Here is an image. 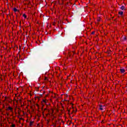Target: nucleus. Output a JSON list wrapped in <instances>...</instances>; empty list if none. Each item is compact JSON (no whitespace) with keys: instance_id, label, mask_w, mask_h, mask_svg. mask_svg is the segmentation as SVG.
Returning a JSON list of instances; mask_svg holds the SVG:
<instances>
[{"instance_id":"7c9ffc66","label":"nucleus","mask_w":127,"mask_h":127,"mask_svg":"<svg viewBox=\"0 0 127 127\" xmlns=\"http://www.w3.org/2000/svg\"><path fill=\"white\" fill-rule=\"evenodd\" d=\"M60 121L63 123V125H64V121H63V120H61Z\"/></svg>"},{"instance_id":"0eeeda50","label":"nucleus","mask_w":127,"mask_h":127,"mask_svg":"<svg viewBox=\"0 0 127 127\" xmlns=\"http://www.w3.org/2000/svg\"><path fill=\"white\" fill-rule=\"evenodd\" d=\"M118 14L119 15H120V17H121V18H124V11H120L119 12H118Z\"/></svg>"},{"instance_id":"c03bdc74","label":"nucleus","mask_w":127,"mask_h":127,"mask_svg":"<svg viewBox=\"0 0 127 127\" xmlns=\"http://www.w3.org/2000/svg\"><path fill=\"white\" fill-rule=\"evenodd\" d=\"M6 99H7V97L5 96V100H6Z\"/></svg>"},{"instance_id":"5701e85b","label":"nucleus","mask_w":127,"mask_h":127,"mask_svg":"<svg viewBox=\"0 0 127 127\" xmlns=\"http://www.w3.org/2000/svg\"><path fill=\"white\" fill-rule=\"evenodd\" d=\"M19 123H20V121H22V120L24 121V119H23L22 118H19Z\"/></svg>"},{"instance_id":"c756f323","label":"nucleus","mask_w":127,"mask_h":127,"mask_svg":"<svg viewBox=\"0 0 127 127\" xmlns=\"http://www.w3.org/2000/svg\"><path fill=\"white\" fill-rule=\"evenodd\" d=\"M95 31H92V32L91 33V34L94 35V34H95Z\"/></svg>"},{"instance_id":"ea45409f","label":"nucleus","mask_w":127,"mask_h":127,"mask_svg":"<svg viewBox=\"0 0 127 127\" xmlns=\"http://www.w3.org/2000/svg\"><path fill=\"white\" fill-rule=\"evenodd\" d=\"M2 109H4V104H2Z\"/></svg>"},{"instance_id":"774afa93","label":"nucleus","mask_w":127,"mask_h":127,"mask_svg":"<svg viewBox=\"0 0 127 127\" xmlns=\"http://www.w3.org/2000/svg\"><path fill=\"white\" fill-rule=\"evenodd\" d=\"M126 107H127V106Z\"/></svg>"},{"instance_id":"9b49d317","label":"nucleus","mask_w":127,"mask_h":127,"mask_svg":"<svg viewBox=\"0 0 127 127\" xmlns=\"http://www.w3.org/2000/svg\"><path fill=\"white\" fill-rule=\"evenodd\" d=\"M120 9H121L122 10H124V11H126V10H127V8H126V7L125 6L122 5L120 7Z\"/></svg>"},{"instance_id":"393cba45","label":"nucleus","mask_w":127,"mask_h":127,"mask_svg":"<svg viewBox=\"0 0 127 127\" xmlns=\"http://www.w3.org/2000/svg\"><path fill=\"white\" fill-rule=\"evenodd\" d=\"M10 127H15V124H12V125L10 126Z\"/></svg>"},{"instance_id":"9d476101","label":"nucleus","mask_w":127,"mask_h":127,"mask_svg":"<svg viewBox=\"0 0 127 127\" xmlns=\"http://www.w3.org/2000/svg\"><path fill=\"white\" fill-rule=\"evenodd\" d=\"M67 111L68 112L67 113V115H68L69 116H70V115L71 114V112H72V108H70L69 109H68V108H67Z\"/></svg>"},{"instance_id":"052dcab7","label":"nucleus","mask_w":127,"mask_h":127,"mask_svg":"<svg viewBox=\"0 0 127 127\" xmlns=\"http://www.w3.org/2000/svg\"><path fill=\"white\" fill-rule=\"evenodd\" d=\"M64 101H65V102H67V100H65V99H64Z\"/></svg>"},{"instance_id":"603ef678","label":"nucleus","mask_w":127,"mask_h":127,"mask_svg":"<svg viewBox=\"0 0 127 127\" xmlns=\"http://www.w3.org/2000/svg\"><path fill=\"white\" fill-rule=\"evenodd\" d=\"M61 106H63V104L62 103H61Z\"/></svg>"},{"instance_id":"4c0bfd02","label":"nucleus","mask_w":127,"mask_h":127,"mask_svg":"<svg viewBox=\"0 0 127 127\" xmlns=\"http://www.w3.org/2000/svg\"><path fill=\"white\" fill-rule=\"evenodd\" d=\"M17 109L18 111H21V109L19 107L17 108Z\"/></svg>"},{"instance_id":"864d4df0","label":"nucleus","mask_w":127,"mask_h":127,"mask_svg":"<svg viewBox=\"0 0 127 127\" xmlns=\"http://www.w3.org/2000/svg\"><path fill=\"white\" fill-rule=\"evenodd\" d=\"M9 114L8 113H7V116H9Z\"/></svg>"},{"instance_id":"f257e3e1","label":"nucleus","mask_w":127,"mask_h":127,"mask_svg":"<svg viewBox=\"0 0 127 127\" xmlns=\"http://www.w3.org/2000/svg\"><path fill=\"white\" fill-rule=\"evenodd\" d=\"M60 123V120H59V119L56 120L55 121V122L53 123V127H57V126H58V127H61V126H60L61 125V123Z\"/></svg>"},{"instance_id":"bf43d9fd","label":"nucleus","mask_w":127,"mask_h":127,"mask_svg":"<svg viewBox=\"0 0 127 127\" xmlns=\"http://www.w3.org/2000/svg\"><path fill=\"white\" fill-rule=\"evenodd\" d=\"M49 93H51V91H49Z\"/></svg>"},{"instance_id":"e2e57ef3","label":"nucleus","mask_w":127,"mask_h":127,"mask_svg":"<svg viewBox=\"0 0 127 127\" xmlns=\"http://www.w3.org/2000/svg\"><path fill=\"white\" fill-rule=\"evenodd\" d=\"M66 97H68V95H66Z\"/></svg>"},{"instance_id":"58836bf2","label":"nucleus","mask_w":127,"mask_h":127,"mask_svg":"<svg viewBox=\"0 0 127 127\" xmlns=\"http://www.w3.org/2000/svg\"><path fill=\"white\" fill-rule=\"evenodd\" d=\"M36 91L37 92H38V91H39V87H38V88L36 89Z\"/></svg>"},{"instance_id":"79ce46f5","label":"nucleus","mask_w":127,"mask_h":127,"mask_svg":"<svg viewBox=\"0 0 127 127\" xmlns=\"http://www.w3.org/2000/svg\"><path fill=\"white\" fill-rule=\"evenodd\" d=\"M56 112H57L58 113V112H59V110L58 109H57Z\"/></svg>"},{"instance_id":"4d7b16f0","label":"nucleus","mask_w":127,"mask_h":127,"mask_svg":"<svg viewBox=\"0 0 127 127\" xmlns=\"http://www.w3.org/2000/svg\"><path fill=\"white\" fill-rule=\"evenodd\" d=\"M1 105V102L0 101V105Z\"/></svg>"},{"instance_id":"8fccbe9b","label":"nucleus","mask_w":127,"mask_h":127,"mask_svg":"<svg viewBox=\"0 0 127 127\" xmlns=\"http://www.w3.org/2000/svg\"><path fill=\"white\" fill-rule=\"evenodd\" d=\"M37 107H39V105H38V104H37Z\"/></svg>"},{"instance_id":"4be33fe9","label":"nucleus","mask_w":127,"mask_h":127,"mask_svg":"<svg viewBox=\"0 0 127 127\" xmlns=\"http://www.w3.org/2000/svg\"><path fill=\"white\" fill-rule=\"evenodd\" d=\"M19 60H23V58H21V55H19Z\"/></svg>"},{"instance_id":"49530a36","label":"nucleus","mask_w":127,"mask_h":127,"mask_svg":"<svg viewBox=\"0 0 127 127\" xmlns=\"http://www.w3.org/2000/svg\"><path fill=\"white\" fill-rule=\"evenodd\" d=\"M16 103H17V104L18 103V100H16Z\"/></svg>"},{"instance_id":"6ab92c4d","label":"nucleus","mask_w":127,"mask_h":127,"mask_svg":"<svg viewBox=\"0 0 127 127\" xmlns=\"http://www.w3.org/2000/svg\"><path fill=\"white\" fill-rule=\"evenodd\" d=\"M43 102L45 103V104H46L47 102H48V101H47V99L45 98L44 99H43Z\"/></svg>"},{"instance_id":"a878e982","label":"nucleus","mask_w":127,"mask_h":127,"mask_svg":"<svg viewBox=\"0 0 127 127\" xmlns=\"http://www.w3.org/2000/svg\"><path fill=\"white\" fill-rule=\"evenodd\" d=\"M19 101H20V103H21V107H23V106H24V104H23V105L21 104V100L20 99Z\"/></svg>"},{"instance_id":"6e6552de","label":"nucleus","mask_w":127,"mask_h":127,"mask_svg":"<svg viewBox=\"0 0 127 127\" xmlns=\"http://www.w3.org/2000/svg\"><path fill=\"white\" fill-rule=\"evenodd\" d=\"M12 10L14 11V13L16 14V12H18L19 13V10L16 8V7L13 8Z\"/></svg>"},{"instance_id":"680f3d73","label":"nucleus","mask_w":127,"mask_h":127,"mask_svg":"<svg viewBox=\"0 0 127 127\" xmlns=\"http://www.w3.org/2000/svg\"><path fill=\"white\" fill-rule=\"evenodd\" d=\"M16 17H17V14H16Z\"/></svg>"},{"instance_id":"a211bd4d","label":"nucleus","mask_w":127,"mask_h":127,"mask_svg":"<svg viewBox=\"0 0 127 127\" xmlns=\"http://www.w3.org/2000/svg\"><path fill=\"white\" fill-rule=\"evenodd\" d=\"M21 110H18V114L19 115V116H18V118H19V116H20V114H21Z\"/></svg>"},{"instance_id":"aec40b11","label":"nucleus","mask_w":127,"mask_h":127,"mask_svg":"<svg viewBox=\"0 0 127 127\" xmlns=\"http://www.w3.org/2000/svg\"><path fill=\"white\" fill-rule=\"evenodd\" d=\"M23 17L24 18V19H26V18L27 17V15H26V14L25 13H24L23 14Z\"/></svg>"},{"instance_id":"dca6fc26","label":"nucleus","mask_w":127,"mask_h":127,"mask_svg":"<svg viewBox=\"0 0 127 127\" xmlns=\"http://www.w3.org/2000/svg\"><path fill=\"white\" fill-rule=\"evenodd\" d=\"M34 123V121H30L29 124V127H32V125H33Z\"/></svg>"},{"instance_id":"72a5a7b5","label":"nucleus","mask_w":127,"mask_h":127,"mask_svg":"<svg viewBox=\"0 0 127 127\" xmlns=\"http://www.w3.org/2000/svg\"><path fill=\"white\" fill-rule=\"evenodd\" d=\"M45 80H48V78L47 77H45Z\"/></svg>"},{"instance_id":"f704fd0d","label":"nucleus","mask_w":127,"mask_h":127,"mask_svg":"<svg viewBox=\"0 0 127 127\" xmlns=\"http://www.w3.org/2000/svg\"><path fill=\"white\" fill-rule=\"evenodd\" d=\"M49 115H50V114H48V113H46V117H48Z\"/></svg>"},{"instance_id":"39448f33","label":"nucleus","mask_w":127,"mask_h":127,"mask_svg":"<svg viewBox=\"0 0 127 127\" xmlns=\"http://www.w3.org/2000/svg\"><path fill=\"white\" fill-rule=\"evenodd\" d=\"M103 49H105V50L104 51V52L105 53H108V54H110V53L112 52V51H111L110 47H107V48H106V47H103Z\"/></svg>"},{"instance_id":"f03ea898","label":"nucleus","mask_w":127,"mask_h":127,"mask_svg":"<svg viewBox=\"0 0 127 127\" xmlns=\"http://www.w3.org/2000/svg\"><path fill=\"white\" fill-rule=\"evenodd\" d=\"M46 111H48V115H50V114H53V113H54V109H53V108L51 109L50 110L47 109V108H45L44 109V113H45V112H46Z\"/></svg>"},{"instance_id":"cd10ccee","label":"nucleus","mask_w":127,"mask_h":127,"mask_svg":"<svg viewBox=\"0 0 127 127\" xmlns=\"http://www.w3.org/2000/svg\"><path fill=\"white\" fill-rule=\"evenodd\" d=\"M47 125H48V124H49V123H50V120H47Z\"/></svg>"},{"instance_id":"2f4dec72","label":"nucleus","mask_w":127,"mask_h":127,"mask_svg":"<svg viewBox=\"0 0 127 127\" xmlns=\"http://www.w3.org/2000/svg\"><path fill=\"white\" fill-rule=\"evenodd\" d=\"M54 95H55L53 97V98H56V93H54Z\"/></svg>"},{"instance_id":"7ed1b4c3","label":"nucleus","mask_w":127,"mask_h":127,"mask_svg":"<svg viewBox=\"0 0 127 127\" xmlns=\"http://www.w3.org/2000/svg\"><path fill=\"white\" fill-rule=\"evenodd\" d=\"M65 3L66 5H68L69 3H71V0H62L61 4H64Z\"/></svg>"},{"instance_id":"338daca9","label":"nucleus","mask_w":127,"mask_h":127,"mask_svg":"<svg viewBox=\"0 0 127 127\" xmlns=\"http://www.w3.org/2000/svg\"><path fill=\"white\" fill-rule=\"evenodd\" d=\"M118 17H120V16H118Z\"/></svg>"},{"instance_id":"c9c22d12","label":"nucleus","mask_w":127,"mask_h":127,"mask_svg":"<svg viewBox=\"0 0 127 127\" xmlns=\"http://www.w3.org/2000/svg\"><path fill=\"white\" fill-rule=\"evenodd\" d=\"M62 109H63V110L64 111V106L63 105L62 106Z\"/></svg>"},{"instance_id":"f8f14e48","label":"nucleus","mask_w":127,"mask_h":127,"mask_svg":"<svg viewBox=\"0 0 127 127\" xmlns=\"http://www.w3.org/2000/svg\"><path fill=\"white\" fill-rule=\"evenodd\" d=\"M125 72H126V69H125V68L120 69V73H121V74H123Z\"/></svg>"},{"instance_id":"4468645a","label":"nucleus","mask_w":127,"mask_h":127,"mask_svg":"<svg viewBox=\"0 0 127 127\" xmlns=\"http://www.w3.org/2000/svg\"><path fill=\"white\" fill-rule=\"evenodd\" d=\"M18 49V46L15 45L14 46V50L16 51V50H17Z\"/></svg>"},{"instance_id":"69168bd1","label":"nucleus","mask_w":127,"mask_h":127,"mask_svg":"<svg viewBox=\"0 0 127 127\" xmlns=\"http://www.w3.org/2000/svg\"><path fill=\"white\" fill-rule=\"evenodd\" d=\"M24 49H25V48H24Z\"/></svg>"},{"instance_id":"b1692460","label":"nucleus","mask_w":127,"mask_h":127,"mask_svg":"<svg viewBox=\"0 0 127 127\" xmlns=\"http://www.w3.org/2000/svg\"><path fill=\"white\" fill-rule=\"evenodd\" d=\"M47 113H48V111L47 110L45 111V112H43V116H44V114H47Z\"/></svg>"},{"instance_id":"e433bc0d","label":"nucleus","mask_w":127,"mask_h":127,"mask_svg":"<svg viewBox=\"0 0 127 127\" xmlns=\"http://www.w3.org/2000/svg\"><path fill=\"white\" fill-rule=\"evenodd\" d=\"M22 113H23V116H24V115H25V114L24 113V111H22Z\"/></svg>"},{"instance_id":"de8ad7c7","label":"nucleus","mask_w":127,"mask_h":127,"mask_svg":"<svg viewBox=\"0 0 127 127\" xmlns=\"http://www.w3.org/2000/svg\"><path fill=\"white\" fill-rule=\"evenodd\" d=\"M63 111H64V110H63V109H61V112H63Z\"/></svg>"},{"instance_id":"1a4fd4ad","label":"nucleus","mask_w":127,"mask_h":127,"mask_svg":"<svg viewBox=\"0 0 127 127\" xmlns=\"http://www.w3.org/2000/svg\"><path fill=\"white\" fill-rule=\"evenodd\" d=\"M105 107H106V106L103 105H100L99 110L100 111H103V110H104V108H105Z\"/></svg>"},{"instance_id":"412c9836","label":"nucleus","mask_w":127,"mask_h":127,"mask_svg":"<svg viewBox=\"0 0 127 127\" xmlns=\"http://www.w3.org/2000/svg\"><path fill=\"white\" fill-rule=\"evenodd\" d=\"M25 4H27L28 5H30L31 4V3L29 1H27V3H26Z\"/></svg>"},{"instance_id":"ddd939ff","label":"nucleus","mask_w":127,"mask_h":127,"mask_svg":"<svg viewBox=\"0 0 127 127\" xmlns=\"http://www.w3.org/2000/svg\"><path fill=\"white\" fill-rule=\"evenodd\" d=\"M15 61H19V59H18V54H17V56L15 57L14 59Z\"/></svg>"},{"instance_id":"bb28decb","label":"nucleus","mask_w":127,"mask_h":127,"mask_svg":"<svg viewBox=\"0 0 127 127\" xmlns=\"http://www.w3.org/2000/svg\"><path fill=\"white\" fill-rule=\"evenodd\" d=\"M49 96V94H47L45 95V99H47V97H48Z\"/></svg>"},{"instance_id":"13d9d810","label":"nucleus","mask_w":127,"mask_h":127,"mask_svg":"<svg viewBox=\"0 0 127 127\" xmlns=\"http://www.w3.org/2000/svg\"><path fill=\"white\" fill-rule=\"evenodd\" d=\"M14 101H16V100H15V98H14Z\"/></svg>"},{"instance_id":"5fc2aeb1","label":"nucleus","mask_w":127,"mask_h":127,"mask_svg":"<svg viewBox=\"0 0 127 127\" xmlns=\"http://www.w3.org/2000/svg\"><path fill=\"white\" fill-rule=\"evenodd\" d=\"M0 112H1V109L0 108Z\"/></svg>"},{"instance_id":"09e8293b","label":"nucleus","mask_w":127,"mask_h":127,"mask_svg":"<svg viewBox=\"0 0 127 127\" xmlns=\"http://www.w3.org/2000/svg\"><path fill=\"white\" fill-rule=\"evenodd\" d=\"M16 114H17V113H16V111H15V114L16 115Z\"/></svg>"},{"instance_id":"a19ab883","label":"nucleus","mask_w":127,"mask_h":127,"mask_svg":"<svg viewBox=\"0 0 127 127\" xmlns=\"http://www.w3.org/2000/svg\"><path fill=\"white\" fill-rule=\"evenodd\" d=\"M19 50H20L21 49V46H19Z\"/></svg>"},{"instance_id":"2eb2a0df","label":"nucleus","mask_w":127,"mask_h":127,"mask_svg":"<svg viewBox=\"0 0 127 127\" xmlns=\"http://www.w3.org/2000/svg\"><path fill=\"white\" fill-rule=\"evenodd\" d=\"M40 92H43V94L40 95V97H42V96H43V95H44V94H45V91H44L43 90H41Z\"/></svg>"},{"instance_id":"423d86ee","label":"nucleus","mask_w":127,"mask_h":127,"mask_svg":"<svg viewBox=\"0 0 127 127\" xmlns=\"http://www.w3.org/2000/svg\"><path fill=\"white\" fill-rule=\"evenodd\" d=\"M6 112H10V113H13V108L10 107V106H9L8 107H6Z\"/></svg>"},{"instance_id":"20e7f679","label":"nucleus","mask_w":127,"mask_h":127,"mask_svg":"<svg viewBox=\"0 0 127 127\" xmlns=\"http://www.w3.org/2000/svg\"><path fill=\"white\" fill-rule=\"evenodd\" d=\"M71 109H72L70 114L71 115H73V114L75 115L76 113H77V108L76 107H72Z\"/></svg>"},{"instance_id":"37998d69","label":"nucleus","mask_w":127,"mask_h":127,"mask_svg":"<svg viewBox=\"0 0 127 127\" xmlns=\"http://www.w3.org/2000/svg\"><path fill=\"white\" fill-rule=\"evenodd\" d=\"M10 50H11V49L9 48V49H8V51H9V52H10Z\"/></svg>"},{"instance_id":"a18cd8bd","label":"nucleus","mask_w":127,"mask_h":127,"mask_svg":"<svg viewBox=\"0 0 127 127\" xmlns=\"http://www.w3.org/2000/svg\"><path fill=\"white\" fill-rule=\"evenodd\" d=\"M16 108H17V107H16V108H15V112H16Z\"/></svg>"},{"instance_id":"473e14b6","label":"nucleus","mask_w":127,"mask_h":127,"mask_svg":"<svg viewBox=\"0 0 127 127\" xmlns=\"http://www.w3.org/2000/svg\"><path fill=\"white\" fill-rule=\"evenodd\" d=\"M70 105H71V107H74V104H73V103H70Z\"/></svg>"},{"instance_id":"0e129e2a","label":"nucleus","mask_w":127,"mask_h":127,"mask_svg":"<svg viewBox=\"0 0 127 127\" xmlns=\"http://www.w3.org/2000/svg\"><path fill=\"white\" fill-rule=\"evenodd\" d=\"M57 106L58 107V105H57Z\"/></svg>"},{"instance_id":"6e6d98bb","label":"nucleus","mask_w":127,"mask_h":127,"mask_svg":"<svg viewBox=\"0 0 127 127\" xmlns=\"http://www.w3.org/2000/svg\"><path fill=\"white\" fill-rule=\"evenodd\" d=\"M53 25L55 26V23L53 24Z\"/></svg>"},{"instance_id":"f3484780","label":"nucleus","mask_w":127,"mask_h":127,"mask_svg":"<svg viewBox=\"0 0 127 127\" xmlns=\"http://www.w3.org/2000/svg\"><path fill=\"white\" fill-rule=\"evenodd\" d=\"M101 17H97V21L98 22V23H99V22H100V21H101Z\"/></svg>"},{"instance_id":"c85d7f7f","label":"nucleus","mask_w":127,"mask_h":127,"mask_svg":"<svg viewBox=\"0 0 127 127\" xmlns=\"http://www.w3.org/2000/svg\"><path fill=\"white\" fill-rule=\"evenodd\" d=\"M127 36H125L124 39H123V40H124V41H126V40H127Z\"/></svg>"},{"instance_id":"3c124183","label":"nucleus","mask_w":127,"mask_h":127,"mask_svg":"<svg viewBox=\"0 0 127 127\" xmlns=\"http://www.w3.org/2000/svg\"><path fill=\"white\" fill-rule=\"evenodd\" d=\"M51 93L52 94H53V91H51Z\"/></svg>"}]
</instances>
